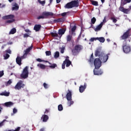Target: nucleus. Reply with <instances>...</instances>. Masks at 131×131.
<instances>
[{
    "label": "nucleus",
    "mask_w": 131,
    "mask_h": 131,
    "mask_svg": "<svg viewBox=\"0 0 131 131\" xmlns=\"http://www.w3.org/2000/svg\"><path fill=\"white\" fill-rule=\"evenodd\" d=\"M33 48V47L32 46L29 47L24 51V54L23 56L20 57L19 56H17L16 58V62L18 65H19V66H21V65H22V60H23V59H26V58H27V55H28L29 53H30V51L32 50Z\"/></svg>",
    "instance_id": "1"
},
{
    "label": "nucleus",
    "mask_w": 131,
    "mask_h": 131,
    "mask_svg": "<svg viewBox=\"0 0 131 131\" xmlns=\"http://www.w3.org/2000/svg\"><path fill=\"white\" fill-rule=\"evenodd\" d=\"M79 6L78 0H74L68 3L65 6V9H72V8H78Z\"/></svg>",
    "instance_id": "2"
},
{
    "label": "nucleus",
    "mask_w": 131,
    "mask_h": 131,
    "mask_svg": "<svg viewBox=\"0 0 131 131\" xmlns=\"http://www.w3.org/2000/svg\"><path fill=\"white\" fill-rule=\"evenodd\" d=\"M83 49V47L81 45H76L72 50V53L74 56H76Z\"/></svg>",
    "instance_id": "3"
},
{
    "label": "nucleus",
    "mask_w": 131,
    "mask_h": 131,
    "mask_svg": "<svg viewBox=\"0 0 131 131\" xmlns=\"http://www.w3.org/2000/svg\"><path fill=\"white\" fill-rule=\"evenodd\" d=\"M122 50L125 54H128L130 52V46L127 45L126 40H125L123 42Z\"/></svg>",
    "instance_id": "4"
},
{
    "label": "nucleus",
    "mask_w": 131,
    "mask_h": 131,
    "mask_svg": "<svg viewBox=\"0 0 131 131\" xmlns=\"http://www.w3.org/2000/svg\"><path fill=\"white\" fill-rule=\"evenodd\" d=\"M68 92L66 95L67 100L69 101L68 102L69 106H71V105L74 103V102L72 101V92L69 90H68Z\"/></svg>",
    "instance_id": "5"
},
{
    "label": "nucleus",
    "mask_w": 131,
    "mask_h": 131,
    "mask_svg": "<svg viewBox=\"0 0 131 131\" xmlns=\"http://www.w3.org/2000/svg\"><path fill=\"white\" fill-rule=\"evenodd\" d=\"M29 75V72H28V67H26L23 70L21 74H20V77L24 79H26Z\"/></svg>",
    "instance_id": "6"
},
{
    "label": "nucleus",
    "mask_w": 131,
    "mask_h": 131,
    "mask_svg": "<svg viewBox=\"0 0 131 131\" xmlns=\"http://www.w3.org/2000/svg\"><path fill=\"white\" fill-rule=\"evenodd\" d=\"M95 69H99L102 66V61L100 58H95L94 61Z\"/></svg>",
    "instance_id": "7"
},
{
    "label": "nucleus",
    "mask_w": 131,
    "mask_h": 131,
    "mask_svg": "<svg viewBox=\"0 0 131 131\" xmlns=\"http://www.w3.org/2000/svg\"><path fill=\"white\" fill-rule=\"evenodd\" d=\"M24 86H25V84L23 83V81L19 80L15 86L14 89L19 91L21 89H24Z\"/></svg>",
    "instance_id": "8"
},
{
    "label": "nucleus",
    "mask_w": 131,
    "mask_h": 131,
    "mask_svg": "<svg viewBox=\"0 0 131 131\" xmlns=\"http://www.w3.org/2000/svg\"><path fill=\"white\" fill-rule=\"evenodd\" d=\"M130 33V29H128L125 32L123 33V34L121 36V39L124 40H126L128 38L129 36H130L129 35Z\"/></svg>",
    "instance_id": "9"
},
{
    "label": "nucleus",
    "mask_w": 131,
    "mask_h": 131,
    "mask_svg": "<svg viewBox=\"0 0 131 131\" xmlns=\"http://www.w3.org/2000/svg\"><path fill=\"white\" fill-rule=\"evenodd\" d=\"M119 10L121 12H122L123 13H124V14H129L131 10V5L129 6V8L128 9L124 8V7L122 6H120L119 8Z\"/></svg>",
    "instance_id": "10"
},
{
    "label": "nucleus",
    "mask_w": 131,
    "mask_h": 131,
    "mask_svg": "<svg viewBox=\"0 0 131 131\" xmlns=\"http://www.w3.org/2000/svg\"><path fill=\"white\" fill-rule=\"evenodd\" d=\"M103 55H104V52H102V50L100 48L97 49L95 52V57H99L100 58Z\"/></svg>",
    "instance_id": "11"
},
{
    "label": "nucleus",
    "mask_w": 131,
    "mask_h": 131,
    "mask_svg": "<svg viewBox=\"0 0 131 131\" xmlns=\"http://www.w3.org/2000/svg\"><path fill=\"white\" fill-rule=\"evenodd\" d=\"M109 55L110 54H107L106 55H105L104 53H103V55L99 58L100 60L102 61L103 63H106V61H108V59H109Z\"/></svg>",
    "instance_id": "12"
},
{
    "label": "nucleus",
    "mask_w": 131,
    "mask_h": 131,
    "mask_svg": "<svg viewBox=\"0 0 131 131\" xmlns=\"http://www.w3.org/2000/svg\"><path fill=\"white\" fill-rule=\"evenodd\" d=\"M42 14L45 19H48V18H49V17H50V16H54V13L53 12H51L45 11V12H43Z\"/></svg>",
    "instance_id": "13"
},
{
    "label": "nucleus",
    "mask_w": 131,
    "mask_h": 131,
    "mask_svg": "<svg viewBox=\"0 0 131 131\" xmlns=\"http://www.w3.org/2000/svg\"><path fill=\"white\" fill-rule=\"evenodd\" d=\"M85 89H86V83H84V85H81L79 87V90L80 93H83Z\"/></svg>",
    "instance_id": "14"
},
{
    "label": "nucleus",
    "mask_w": 131,
    "mask_h": 131,
    "mask_svg": "<svg viewBox=\"0 0 131 131\" xmlns=\"http://www.w3.org/2000/svg\"><path fill=\"white\" fill-rule=\"evenodd\" d=\"M13 18H15V16L12 14H10L9 15H6L5 16L3 17V20H8L9 19H13Z\"/></svg>",
    "instance_id": "15"
},
{
    "label": "nucleus",
    "mask_w": 131,
    "mask_h": 131,
    "mask_svg": "<svg viewBox=\"0 0 131 131\" xmlns=\"http://www.w3.org/2000/svg\"><path fill=\"white\" fill-rule=\"evenodd\" d=\"M13 105H14V103L12 102L11 101L5 102L3 104V105L4 106V107H12Z\"/></svg>",
    "instance_id": "16"
},
{
    "label": "nucleus",
    "mask_w": 131,
    "mask_h": 131,
    "mask_svg": "<svg viewBox=\"0 0 131 131\" xmlns=\"http://www.w3.org/2000/svg\"><path fill=\"white\" fill-rule=\"evenodd\" d=\"M41 119L42 120L43 122H47V121L49 120V116L47 115H43Z\"/></svg>",
    "instance_id": "17"
},
{
    "label": "nucleus",
    "mask_w": 131,
    "mask_h": 131,
    "mask_svg": "<svg viewBox=\"0 0 131 131\" xmlns=\"http://www.w3.org/2000/svg\"><path fill=\"white\" fill-rule=\"evenodd\" d=\"M40 28H41V25H35L34 27V30L37 32L40 30Z\"/></svg>",
    "instance_id": "18"
},
{
    "label": "nucleus",
    "mask_w": 131,
    "mask_h": 131,
    "mask_svg": "<svg viewBox=\"0 0 131 131\" xmlns=\"http://www.w3.org/2000/svg\"><path fill=\"white\" fill-rule=\"evenodd\" d=\"M66 32V28H62V29H60L58 30V34L59 35H63Z\"/></svg>",
    "instance_id": "19"
},
{
    "label": "nucleus",
    "mask_w": 131,
    "mask_h": 131,
    "mask_svg": "<svg viewBox=\"0 0 131 131\" xmlns=\"http://www.w3.org/2000/svg\"><path fill=\"white\" fill-rule=\"evenodd\" d=\"M93 71L94 75H102V74L103 73V72L101 70H98L97 71L94 70Z\"/></svg>",
    "instance_id": "20"
},
{
    "label": "nucleus",
    "mask_w": 131,
    "mask_h": 131,
    "mask_svg": "<svg viewBox=\"0 0 131 131\" xmlns=\"http://www.w3.org/2000/svg\"><path fill=\"white\" fill-rule=\"evenodd\" d=\"M65 21V18L62 17L58 18L57 19H54V21L56 23L64 22Z\"/></svg>",
    "instance_id": "21"
},
{
    "label": "nucleus",
    "mask_w": 131,
    "mask_h": 131,
    "mask_svg": "<svg viewBox=\"0 0 131 131\" xmlns=\"http://www.w3.org/2000/svg\"><path fill=\"white\" fill-rule=\"evenodd\" d=\"M64 61L66 62V67H69V66L72 64L71 61L69 59H66Z\"/></svg>",
    "instance_id": "22"
},
{
    "label": "nucleus",
    "mask_w": 131,
    "mask_h": 131,
    "mask_svg": "<svg viewBox=\"0 0 131 131\" xmlns=\"http://www.w3.org/2000/svg\"><path fill=\"white\" fill-rule=\"evenodd\" d=\"M103 27V23H101L100 25L97 26L95 29V31H98V30H101V28Z\"/></svg>",
    "instance_id": "23"
},
{
    "label": "nucleus",
    "mask_w": 131,
    "mask_h": 131,
    "mask_svg": "<svg viewBox=\"0 0 131 131\" xmlns=\"http://www.w3.org/2000/svg\"><path fill=\"white\" fill-rule=\"evenodd\" d=\"M12 9V11H18L19 10V6H18V4L15 3Z\"/></svg>",
    "instance_id": "24"
},
{
    "label": "nucleus",
    "mask_w": 131,
    "mask_h": 131,
    "mask_svg": "<svg viewBox=\"0 0 131 131\" xmlns=\"http://www.w3.org/2000/svg\"><path fill=\"white\" fill-rule=\"evenodd\" d=\"M0 95L1 96H5V97H9V96H10V92L5 91L1 93Z\"/></svg>",
    "instance_id": "25"
},
{
    "label": "nucleus",
    "mask_w": 131,
    "mask_h": 131,
    "mask_svg": "<svg viewBox=\"0 0 131 131\" xmlns=\"http://www.w3.org/2000/svg\"><path fill=\"white\" fill-rule=\"evenodd\" d=\"M59 57H60V53L58 51L55 52L54 55L55 59H58Z\"/></svg>",
    "instance_id": "26"
},
{
    "label": "nucleus",
    "mask_w": 131,
    "mask_h": 131,
    "mask_svg": "<svg viewBox=\"0 0 131 131\" xmlns=\"http://www.w3.org/2000/svg\"><path fill=\"white\" fill-rule=\"evenodd\" d=\"M92 5H93V6H96V7L99 6V4L98 3V2L97 1H95L94 0H91L90 1Z\"/></svg>",
    "instance_id": "27"
},
{
    "label": "nucleus",
    "mask_w": 131,
    "mask_h": 131,
    "mask_svg": "<svg viewBox=\"0 0 131 131\" xmlns=\"http://www.w3.org/2000/svg\"><path fill=\"white\" fill-rule=\"evenodd\" d=\"M111 20H112L113 23H116V22H117V19L114 15H113V16L111 17Z\"/></svg>",
    "instance_id": "28"
},
{
    "label": "nucleus",
    "mask_w": 131,
    "mask_h": 131,
    "mask_svg": "<svg viewBox=\"0 0 131 131\" xmlns=\"http://www.w3.org/2000/svg\"><path fill=\"white\" fill-rule=\"evenodd\" d=\"M51 35L52 36V37H58L59 36V35H58V33L55 32H51Z\"/></svg>",
    "instance_id": "29"
},
{
    "label": "nucleus",
    "mask_w": 131,
    "mask_h": 131,
    "mask_svg": "<svg viewBox=\"0 0 131 131\" xmlns=\"http://www.w3.org/2000/svg\"><path fill=\"white\" fill-rule=\"evenodd\" d=\"M71 39H72V35H68L67 36V41L68 42L71 41Z\"/></svg>",
    "instance_id": "30"
},
{
    "label": "nucleus",
    "mask_w": 131,
    "mask_h": 131,
    "mask_svg": "<svg viewBox=\"0 0 131 131\" xmlns=\"http://www.w3.org/2000/svg\"><path fill=\"white\" fill-rule=\"evenodd\" d=\"M37 67L40 68V69H46V65L42 64H38Z\"/></svg>",
    "instance_id": "31"
},
{
    "label": "nucleus",
    "mask_w": 131,
    "mask_h": 131,
    "mask_svg": "<svg viewBox=\"0 0 131 131\" xmlns=\"http://www.w3.org/2000/svg\"><path fill=\"white\" fill-rule=\"evenodd\" d=\"M16 32V28H13L11 30L10 32H9L10 34H15Z\"/></svg>",
    "instance_id": "32"
},
{
    "label": "nucleus",
    "mask_w": 131,
    "mask_h": 131,
    "mask_svg": "<svg viewBox=\"0 0 131 131\" xmlns=\"http://www.w3.org/2000/svg\"><path fill=\"white\" fill-rule=\"evenodd\" d=\"M98 40H99L100 42H104L105 41V38L103 37H98Z\"/></svg>",
    "instance_id": "33"
},
{
    "label": "nucleus",
    "mask_w": 131,
    "mask_h": 131,
    "mask_svg": "<svg viewBox=\"0 0 131 131\" xmlns=\"http://www.w3.org/2000/svg\"><path fill=\"white\" fill-rule=\"evenodd\" d=\"M57 64L53 63L51 66H49V68H51V69H55V68H56V67H57Z\"/></svg>",
    "instance_id": "34"
},
{
    "label": "nucleus",
    "mask_w": 131,
    "mask_h": 131,
    "mask_svg": "<svg viewBox=\"0 0 131 131\" xmlns=\"http://www.w3.org/2000/svg\"><path fill=\"white\" fill-rule=\"evenodd\" d=\"M97 21V19L96 18V17H93L92 19H91V25L92 24H95V23H96V21Z\"/></svg>",
    "instance_id": "35"
},
{
    "label": "nucleus",
    "mask_w": 131,
    "mask_h": 131,
    "mask_svg": "<svg viewBox=\"0 0 131 131\" xmlns=\"http://www.w3.org/2000/svg\"><path fill=\"white\" fill-rule=\"evenodd\" d=\"M13 22H15V19H11L7 20L5 21L6 24H7L8 23H13Z\"/></svg>",
    "instance_id": "36"
},
{
    "label": "nucleus",
    "mask_w": 131,
    "mask_h": 131,
    "mask_svg": "<svg viewBox=\"0 0 131 131\" xmlns=\"http://www.w3.org/2000/svg\"><path fill=\"white\" fill-rule=\"evenodd\" d=\"M38 2L39 4L42 5V6H45V5H46V1H41L40 0H38Z\"/></svg>",
    "instance_id": "37"
},
{
    "label": "nucleus",
    "mask_w": 131,
    "mask_h": 131,
    "mask_svg": "<svg viewBox=\"0 0 131 131\" xmlns=\"http://www.w3.org/2000/svg\"><path fill=\"white\" fill-rule=\"evenodd\" d=\"M58 111H62V110H63V105H62V104H59L58 106Z\"/></svg>",
    "instance_id": "38"
},
{
    "label": "nucleus",
    "mask_w": 131,
    "mask_h": 131,
    "mask_svg": "<svg viewBox=\"0 0 131 131\" xmlns=\"http://www.w3.org/2000/svg\"><path fill=\"white\" fill-rule=\"evenodd\" d=\"M75 30H76V26H74L72 28L71 30V31L72 32V33H73V32H74V31H75Z\"/></svg>",
    "instance_id": "39"
},
{
    "label": "nucleus",
    "mask_w": 131,
    "mask_h": 131,
    "mask_svg": "<svg viewBox=\"0 0 131 131\" xmlns=\"http://www.w3.org/2000/svg\"><path fill=\"white\" fill-rule=\"evenodd\" d=\"M4 59L7 60V59H9V58H10V55H9L8 53H6L5 55H4Z\"/></svg>",
    "instance_id": "40"
},
{
    "label": "nucleus",
    "mask_w": 131,
    "mask_h": 131,
    "mask_svg": "<svg viewBox=\"0 0 131 131\" xmlns=\"http://www.w3.org/2000/svg\"><path fill=\"white\" fill-rule=\"evenodd\" d=\"M98 37H92L90 39V41H91V42H93V41H94V40H98Z\"/></svg>",
    "instance_id": "41"
},
{
    "label": "nucleus",
    "mask_w": 131,
    "mask_h": 131,
    "mask_svg": "<svg viewBox=\"0 0 131 131\" xmlns=\"http://www.w3.org/2000/svg\"><path fill=\"white\" fill-rule=\"evenodd\" d=\"M45 53H46V56H51V55H52L51 51H46Z\"/></svg>",
    "instance_id": "42"
},
{
    "label": "nucleus",
    "mask_w": 131,
    "mask_h": 131,
    "mask_svg": "<svg viewBox=\"0 0 131 131\" xmlns=\"http://www.w3.org/2000/svg\"><path fill=\"white\" fill-rule=\"evenodd\" d=\"M37 19H38V20H39L40 19H45V17L43 16V15H42H42L39 16L38 17H37Z\"/></svg>",
    "instance_id": "43"
},
{
    "label": "nucleus",
    "mask_w": 131,
    "mask_h": 131,
    "mask_svg": "<svg viewBox=\"0 0 131 131\" xmlns=\"http://www.w3.org/2000/svg\"><path fill=\"white\" fill-rule=\"evenodd\" d=\"M127 4H128V2L125 1V0H124V2L121 4V6L123 7V6L126 5Z\"/></svg>",
    "instance_id": "44"
},
{
    "label": "nucleus",
    "mask_w": 131,
    "mask_h": 131,
    "mask_svg": "<svg viewBox=\"0 0 131 131\" xmlns=\"http://www.w3.org/2000/svg\"><path fill=\"white\" fill-rule=\"evenodd\" d=\"M5 121H7V120L4 119V120H3V121H2L0 123V127H2V126H3V125H4V122H5Z\"/></svg>",
    "instance_id": "45"
},
{
    "label": "nucleus",
    "mask_w": 131,
    "mask_h": 131,
    "mask_svg": "<svg viewBox=\"0 0 131 131\" xmlns=\"http://www.w3.org/2000/svg\"><path fill=\"white\" fill-rule=\"evenodd\" d=\"M89 62H90V63H93V62H94V57H90Z\"/></svg>",
    "instance_id": "46"
},
{
    "label": "nucleus",
    "mask_w": 131,
    "mask_h": 131,
    "mask_svg": "<svg viewBox=\"0 0 131 131\" xmlns=\"http://www.w3.org/2000/svg\"><path fill=\"white\" fill-rule=\"evenodd\" d=\"M66 65V62L63 61L62 64V69H65V66Z\"/></svg>",
    "instance_id": "47"
},
{
    "label": "nucleus",
    "mask_w": 131,
    "mask_h": 131,
    "mask_svg": "<svg viewBox=\"0 0 131 131\" xmlns=\"http://www.w3.org/2000/svg\"><path fill=\"white\" fill-rule=\"evenodd\" d=\"M11 83H12V81L11 80H9L7 82L6 85H10Z\"/></svg>",
    "instance_id": "48"
},
{
    "label": "nucleus",
    "mask_w": 131,
    "mask_h": 131,
    "mask_svg": "<svg viewBox=\"0 0 131 131\" xmlns=\"http://www.w3.org/2000/svg\"><path fill=\"white\" fill-rule=\"evenodd\" d=\"M5 52H6V53H8V54H11L12 53V51L10 49L6 50Z\"/></svg>",
    "instance_id": "49"
},
{
    "label": "nucleus",
    "mask_w": 131,
    "mask_h": 131,
    "mask_svg": "<svg viewBox=\"0 0 131 131\" xmlns=\"http://www.w3.org/2000/svg\"><path fill=\"white\" fill-rule=\"evenodd\" d=\"M65 50V48H62L60 50V53L61 54H64V51Z\"/></svg>",
    "instance_id": "50"
},
{
    "label": "nucleus",
    "mask_w": 131,
    "mask_h": 131,
    "mask_svg": "<svg viewBox=\"0 0 131 131\" xmlns=\"http://www.w3.org/2000/svg\"><path fill=\"white\" fill-rule=\"evenodd\" d=\"M67 13L68 12H63L61 14V16H62V17H65V16H66V15H67Z\"/></svg>",
    "instance_id": "51"
},
{
    "label": "nucleus",
    "mask_w": 131,
    "mask_h": 131,
    "mask_svg": "<svg viewBox=\"0 0 131 131\" xmlns=\"http://www.w3.org/2000/svg\"><path fill=\"white\" fill-rule=\"evenodd\" d=\"M4 71H0V77H3V76L4 75Z\"/></svg>",
    "instance_id": "52"
},
{
    "label": "nucleus",
    "mask_w": 131,
    "mask_h": 131,
    "mask_svg": "<svg viewBox=\"0 0 131 131\" xmlns=\"http://www.w3.org/2000/svg\"><path fill=\"white\" fill-rule=\"evenodd\" d=\"M13 112L14 114H15V113L18 112V111L17 110V109H16V108H14L13 110Z\"/></svg>",
    "instance_id": "53"
},
{
    "label": "nucleus",
    "mask_w": 131,
    "mask_h": 131,
    "mask_svg": "<svg viewBox=\"0 0 131 131\" xmlns=\"http://www.w3.org/2000/svg\"><path fill=\"white\" fill-rule=\"evenodd\" d=\"M43 85L45 88V89H48V84H46V83H43Z\"/></svg>",
    "instance_id": "54"
},
{
    "label": "nucleus",
    "mask_w": 131,
    "mask_h": 131,
    "mask_svg": "<svg viewBox=\"0 0 131 131\" xmlns=\"http://www.w3.org/2000/svg\"><path fill=\"white\" fill-rule=\"evenodd\" d=\"M36 61H37V62H43L44 60H42L40 58H38L36 59Z\"/></svg>",
    "instance_id": "55"
},
{
    "label": "nucleus",
    "mask_w": 131,
    "mask_h": 131,
    "mask_svg": "<svg viewBox=\"0 0 131 131\" xmlns=\"http://www.w3.org/2000/svg\"><path fill=\"white\" fill-rule=\"evenodd\" d=\"M20 129H21V127H17L15 130H13V131H19Z\"/></svg>",
    "instance_id": "56"
},
{
    "label": "nucleus",
    "mask_w": 131,
    "mask_h": 131,
    "mask_svg": "<svg viewBox=\"0 0 131 131\" xmlns=\"http://www.w3.org/2000/svg\"><path fill=\"white\" fill-rule=\"evenodd\" d=\"M106 22H107L106 21V17H104L103 20V22H101V23H103V25H104V23H106Z\"/></svg>",
    "instance_id": "57"
},
{
    "label": "nucleus",
    "mask_w": 131,
    "mask_h": 131,
    "mask_svg": "<svg viewBox=\"0 0 131 131\" xmlns=\"http://www.w3.org/2000/svg\"><path fill=\"white\" fill-rule=\"evenodd\" d=\"M24 38H26V37H29V35L27 34H25L24 35Z\"/></svg>",
    "instance_id": "58"
},
{
    "label": "nucleus",
    "mask_w": 131,
    "mask_h": 131,
    "mask_svg": "<svg viewBox=\"0 0 131 131\" xmlns=\"http://www.w3.org/2000/svg\"><path fill=\"white\" fill-rule=\"evenodd\" d=\"M80 37H81V34H80L77 37V39L78 41V40H79V39H80Z\"/></svg>",
    "instance_id": "59"
},
{
    "label": "nucleus",
    "mask_w": 131,
    "mask_h": 131,
    "mask_svg": "<svg viewBox=\"0 0 131 131\" xmlns=\"http://www.w3.org/2000/svg\"><path fill=\"white\" fill-rule=\"evenodd\" d=\"M49 112L50 111H49V110L46 109L45 112H44V114H47V113H49Z\"/></svg>",
    "instance_id": "60"
},
{
    "label": "nucleus",
    "mask_w": 131,
    "mask_h": 131,
    "mask_svg": "<svg viewBox=\"0 0 131 131\" xmlns=\"http://www.w3.org/2000/svg\"><path fill=\"white\" fill-rule=\"evenodd\" d=\"M39 131H46V130L45 129V128H42L40 129Z\"/></svg>",
    "instance_id": "61"
},
{
    "label": "nucleus",
    "mask_w": 131,
    "mask_h": 131,
    "mask_svg": "<svg viewBox=\"0 0 131 131\" xmlns=\"http://www.w3.org/2000/svg\"><path fill=\"white\" fill-rule=\"evenodd\" d=\"M61 0H56L57 4H59L61 2Z\"/></svg>",
    "instance_id": "62"
},
{
    "label": "nucleus",
    "mask_w": 131,
    "mask_h": 131,
    "mask_svg": "<svg viewBox=\"0 0 131 131\" xmlns=\"http://www.w3.org/2000/svg\"><path fill=\"white\" fill-rule=\"evenodd\" d=\"M125 1L127 2V3H130L131 0H125Z\"/></svg>",
    "instance_id": "63"
},
{
    "label": "nucleus",
    "mask_w": 131,
    "mask_h": 131,
    "mask_svg": "<svg viewBox=\"0 0 131 131\" xmlns=\"http://www.w3.org/2000/svg\"><path fill=\"white\" fill-rule=\"evenodd\" d=\"M25 31L26 32H29V30L28 29L25 30Z\"/></svg>",
    "instance_id": "64"
}]
</instances>
